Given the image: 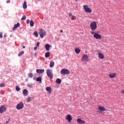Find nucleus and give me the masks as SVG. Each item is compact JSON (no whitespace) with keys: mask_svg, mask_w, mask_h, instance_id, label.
Here are the masks:
<instances>
[{"mask_svg":"<svg viewBox=\"0 0 124 124\" xmlns=\"http://www.w3.org/2000/svg\"><path fill=\"white\" fill-rule=\"evenodd\" d=\"M97 22L93 21L90 23V29L92 31H94L96 29H97Z\"/></svg>","mask_w":124,"mask_h":124,"instance_id":"1","label":"nucleus"},{"mask_svg":"<svg viewBox=\"0 0 124 124\" xmlns=\"http://www.w3.org/2000/svg\"><path fill=\"white\" fill-rule=\"evenodd\" d=\"M91 34L93 35V36L95 39H102V36L97 32L94 31L91 32Z\"/></svg>","mask_w":124,"mask_h":124,"instance_id":"2","label":"nucleus"},{"mask_svg":"<svg viewBox=\"0 0 124 124\" xmlns=\"http://www.w3.org/2000/svg\"><path fill=\"white\" fill-rule=\"evenodd\" d=\"M81 62H90V58L88 54H84L82 56Z\"/></svg>","mask_w":124,"mask_h":124,"instance_id":"3","label":"nucleus"},{"mask_svg":"<svg viewBox=\"0 0 124 124\" xmlns=\"http://www.w3.org/2000/svg\"><path fill=\"white\" fill-rule=\"evenodd\" d=\"M39 34L41 38H43L44 36H46V31L43 29H40L39 30Z\"/></svg>","mask_w":124,"mask_h":124,"instance_id":"4","label":"nucleus"},{"mask_svg":"<svg viewBox=\"0 0 124 124\" xmlns=\"http://www.w3.org/2000/svg\"><path fill=\"white\" fill-rule=\"evenodd\" d=\"M83 10H84L85 12H86V13H92V12H93V10L91 9V8H90L88 5H83Z\"/></svg>","mask_w":124,"mask_h":124,"instance_id":"5","label":"nucleus"},{"mask_svg":"<svg viewBox=\"0 0 124 124\" xmlns=\"http://www.w3.org/2000/svg\"><path fill=\"white\" fill-rule=\"evenodd\" d=\"M60 73L62 75H68L70 74V72L67 69H62L60 71Z\"/></svg>","mask_w":124,"mask_h":124,"instance_id":"6","label":"nucleus"},{"mask_svg":"<svg viewBox=\"0 0 124 124\" xmlns=\"http://www.w3.org/2000/svg\"><path fill=\"white\" fill-rule=\"evenodd\" d=\"M16 108L17 110H22V109L24 108V103H23V102H21L17 104L16 106Z\"/></svg>","mask_w":124,"mask_h":124,"instance_id":"7","label":"nucleus"},{"mask_svg":"<svg viewBox=\"0 0 124 124\" xmlns=\"http://www.w3.org/2000/svg\"><path fill=\"white\" fill-rule=\"evenodd\" d=\"M66 121L68 122V123H71V121L73 120V118L72 117V115L70 114H67L65 118Z\"/></svg>","mask_w":124,"mask_h":124,"instance_id":"8","label":"nucleus"},{"mask_svg":"<svg viewBox=\"0 0 124 124\" xmlns=\"http://www.w3.org/2000/svg\"><path fill=\"white\" fill-rule=\"evenodd\" d=\"M46 75H47L48 78L53 79V73L50 69L46 70Z\"/></svg>","mask_w":124,"mask_h":124,"instance_id":"9","label":"nucleus"},{"mask_svg":"<svg viewBox=\"0 0 124 124\" xmlns=\"http://www.w3.org/2000/svg\"><path fill=\"white\" fill-rule=\"evenodd\" d=\"M6 111V107L5 105H2L0 107V114H2Z\"/></svg>","mask_w":124,"mask_h":124,"instance_id":"10","label":"nucleus"},{"mask_svg":"<svg viewBox=\"0 0 124 124\" xmlns=\"http://www.w3.org/2000/svg\"><path fill=\"white\" fill-rule=\"evenodd\" d=\"M108 77L110 79H114L117 77L116 73H110L108 74Z\"/></svg>","mask_w":124,"mask_h":124,"instance_id":"11","label":"nucleus"},{"mask_svg":"<svg viewBox=\"0 0 124 124\" xmlns=\"http://www.w3.org/2000/svg\"><path fill=\"white\" fill-rule=\"evenodd\" d=\"M98 57L100 60H104L105 59L104 55L100 52H98Z\"/></svg>","mask_w":124,"mask_h":124,"instance_id":"12","label":"nucleus"},{"mask_svg":"<svg viewBox=\"0 0 124 124\" xmlns=\"http://www.w3.org/2000/svg\"><path fill=\"white\" fill-rule=\"evenodd\" d=\"M98 109L99 111H100V112H104L105 111H107V109H106L104 107L101 106H98Z\"/></svg>","mask_w":124,"mask_h":124,"instance_id":"13","label":"nucleus"},{"mask_svg":"<svg viewBox=\"0 0 124 124\" xmlns=\"http://www.w3.org/2000/svg\"><path fill=\"white\" fill-rule=\"evenodd\" d=\"M77 122L78 124H86V121H85L84 120H82V119H81L80 118H78L77 120Z\"/></svg>","mask_w":124,"mask_h":124,"instance_id":"14","label":"nucleus"},{"mask_svg":"<svg viewBox=\"0 0 124 124\" xmlns=\"http://www.w3.org/2000/svg\"><path fill=\"white\" fill-rule=\"evenodd\" d=\"M51 47H52V45H50L48 44L45 45L46 50L47 51H50V48H51Z\"/></svg>","mask_w":124,"mask_h":124,"instance_id":"15","label":"nucleus"},{"mask_svg":"<svg viewBox=\"0 0 124 124\" xmlns=\"http://www.w3.org/2000/svg\"><path fill=\"white\" fill-rule=\"evenodd\" d=\"M23 94L24 95V96H27V95L29 94V91H28V90L24 89L23 90Z\"/></svg>","mask_w":124,"mask_h":124,"instance_id":"16","label":"nucleus"},{"mask_svg":"<svg viewBox=\"0 0 124 124\" xmlns=\"http://www.w3.org/2000/svg\"><path fill=\"white\" fill-rule=\"evenodd\" d=\"M18 27H20V23H17L16 24H15L13 28V31H16V29L18 28Z\"/></svg>","mask_w":124,"mask_h":124,"instance_id":"17","label":"nucleus"},{"mask_svg":"<svg viewBox=\"0 0 124 124\" xmlns=\"http://www.w3.org/2000/svg\"><path fill=\"white\" fill-rule=\"evenodd\" d=\"M37 73H39V74H42V73H44V69H38L36 70Z\"/></svg>","mask_w":124,"mask_h":124,"instance_id":"18","label":"nucleus"},{"mask_svg":"<svg viewBox=\"0 0 124 124\" xmlns=\"http://www.w3.org/2000/svg\"><path fill=\"white\" fill-rule=\"evenodd\" d=\"M46 92H48V93H52V89L50 87H47L46 88Z\"/></svg>","mask_w":124,"mask_h":124,"instance_id":"19","label":"nucleus"},{"mask_svg":"<svg viewBox=\"0 0 124 124\" xmlns=\"http://www.w3.org/2000/svg\"><path fill=\"white\" fill-rule=\"evenodd\" d=\"M75 52L76 54H79L80 52H81V50L78 48H76L75 49Z\"/></svg>","mask_w":124,"mask_h":124,"instance_id":"20","label":"nucleus"},{"mask_svg":"<svg viewBox=\"0 0 124 124\" xmlns=\"http://www.w3.org/2000/svg\"><path fill=\"white\" fill-rule=\"evenodd\" d=\"M27 7H28V6L27 5V1H24L23 5V8L24 9H27Z\"/></svg>","mask_w":124,"mask_h":124,"instance_id":"21","label":"nucleus"},{"mask_svg":"<svg viewBox=\"0 0 124 124\" xmlns=\"http://www.w3.org/2000/svg\"><path fill=\"white\" fill-rule=\"evenodd\" d=\"M37 82H39V83H42V79L40 77H38L36 79Z\"/></svg>","mask_w":124,"mask_h":124,"instance_id":"22","label":"nucleus"},{"mask_svg":"<svg viewBox=\"0 0 124 124\" xmlns=\"http://www.w3.org/2000/svg\"><path fill=\"white\" fill-rule=\"evenodd\" d=\"M28 76L29 78H32V77H33V74H32V73H29L28 74Z\"/></svg>","mask_w":124,"mask_h":124,"instance_id":"23","label":"nucleus"},{"mask_svg":"<svg viewBox=\"0 0 124 124\" xmlns=\"http://www.w3.org/2000/svg\"><path fill=\"white\" fill-rule=\"evenodd\" d=\"M50 52H47L45 54V57L46 58H49V57H50Z\"/></svg>","mask_w":124,"mask_h":124,"instance_id":"24","label":"nucleus"},{"mask_svg":"<svg viewBox=\"0 0 124 124\" xmlns=\"http://www.w3.org/2000/svg\"><path fill=\"white\" fill-rule=\"evenodd\" d=\"M56 82L57 84H61L62 83V80H61L60 78H57Z\"/></svg>","mask_w":124,"mask_h":124,"instance_id":"25","label":"nucleus"},{"mask_svg":"<svg viewBox=\"0 0 124 124\" xmlns=\"http://www.w3.org/2000/svg\"><path fill=\"white\" fill-rule=\"evenodd\" d=\"M55 65V62H51L49 64L50 67H53Z\"/></svg>","mask_w":124,"mask_h":124,"instance_id":"26","label":"nucleus"},{"mask_svg":"<svg viewBox=\"0 0 124 124\" xmlns=\"http://www.w3.org/2000/svg\"><path fill=\"white\" fill-rule=\"evenodd\" d=\"M30 24L31 27H33V26H34V22H33V20H31Z\"/></svg>","mask_w":124,"mask_h":124,"instance_id":"27","label":"nucleus"},{"mask_svg":"<svg viewBox=\"0 0 124 124\" xmlns=\"http://www.w3.org/2000/svg\"><path fill=\"white\" fill-rule=\"evenodd\" d=\"M31 97H28L27 100V102L29 103V102H31Z\"/></svg>","mask_w":124,"mask_h":124,"instance_id":"28","label":"nucleus"},{"mask_svg":"<svg viewBox=\"0 0 124 124\" xmlns=\"http://www.w3.org/2000/svg\"><path fill=\"white\" fill-rule=\"evenodd\" d=\"M71 19L72 21H74L76 20V17L75 16H72Z\"/></svg>","mask_w":124,"mask_h":124,"instance_id":"29","label":"nucleus"},{"mask_svg":"<svg viewBox=\"0 0 124 124\" xmlns=\"http://www.w3.org/2000/svg\"><path fill=\"white\" fill-rule=\"evenodd\" d=\"M34 36H35V37H38V33L37 32V31H35V32H34Z\"/></svg>","mask_w":124,"mask_h":124,"instance_id":"30","label":"nucleus"},{"mask_svg":"<svg viewBox=\"0 0 124 124\" xmlns=\"http://www.w3.org/2000/svg\"><path fill=\"white\" fill-rule=\"evenodd\" d=\"M27 87H28V88H30V89H32V84H27Z\"/></svg>","mask_w":124,"mask_h":124,"instance_id":"31","label":"nucleus"},{"mask_svg":"<svg viewBox=\"0 0 124 124\" xmlns=\"http://www.w3.org/2000/svg\"><path fill=\"white\" fill-rule=\"evenodd\" d=\"M24 51H22L21 52H20L18 55V57H21L22 55H24Z\"/></svg>","mask_w":124,"mask_h":124,"instance_id":"32","label":"nucleus"},{"mask_svg":"<svg viewBox=\"0 0 124 124\" xmlns=\"http://www.w3.org/2000/svg\"><path fill=\"white\" fill-rule=\"evenodd\" d=\"M16 92H19V91H20V87H19L18 86H16Z\"/></svg>","mask_w":124,"mask_h":124,"instance_id":"33","label":"nucleus"},{"mask_svg":"<svg viewBox=\"0 0 124 124\" xmlns=\"http://www.w3.org/2000/svg\"><path fill=\"white\" fill-rule=\"evenodd\" d=\"M0 87H1V88H3L5 87V84H4V83H2L0 84Z\"/></svg>","mask_w":124,"mask_h":124,"instance_id":"34","label":"nucleus"},{"mask_svg":"<svg viewBox=\"0 0 124 124\" xmlns=\"http://www.w3.org/2000/svg\"><path fill=\"white\" fill-rule=\"evenodd\" d=\"M26 19H27V16H26L25 15L23 16L21 18V20H26Z\"/></svg>","mask_w":124,"mask_h":124,"instance_id":"35","label":"nucleus"},{"mask_svg":"<svg viewBox=\"0 0 124 124\" xmlns=\"http://www.w3.org/2000/svg\"><path fill=\"white\" fill-rule=\"evenodd\" d=\"M0 38H2V33L0 32Z\"/></svg>","mask_w":124,"mask_h":124,"instance_id":"36","label":"nucleus"},{"mask_svg":"<svg viewBox=\"0 0 124 124\" xmlns=\"http://www.w3.org/2000/svg\"><path fill=\"white\" fill-rule=\"evenodd\" d=\"M39 44H40L39 42H37V44H36L37 47H39Z\"/></svg>","mask_w":124,"mask_h":124,"instance_id":"37","label":"nucleus"},{"mask_svg":"<svg viewBox=\"0 0 124 124\" xmlns=\"http://www.w3.org/2000/svg\"><path fill=\"white\" fill-rule=\"evenodd\" d=\"M34 51H36V50H37V46H35L34 47Z\"/></svg>","mask_w":124,"mask_h":124,"instance_id":"38","label":"nucleus"},{"mask_svg":"<svg viewBox=\"0 0 124 124\" xmlns=\"http://www.w3.org/2000/svg\"><path fill=\"white\" fill-rule=\"evenodd\" d=\"M27 24H30V20H27L26 21Z\"/></svg>","mask_w":124,"mask_h":124,"instance_id":"39","label":"nucleus"},{"mask_svg":"<svg viewBox=\"0 0 124 124\" xmlns=\"http://www.w3.org/2000/svg\"><path fill=\"white\" fill-rule=\"evenodd\" d=\"M10 3V0H8L7 1V3Z\"/></svg>","mask_w":124,"mask_h":124,"instance_id":"40","label":"nucleus"},{"mask_svg":"<svg viewBox=\"0 0 124 124\" xmlns=\"http://www.w3.org/2000/svg\"><path fill=\"white\" fill-rule=\"evenodd\" d=\"M69 16H71V17H72V13H69Z\"/></svg>","mask_w":124,"mask_h":124,"instance_id":"41","label":"nucleus"},{"mask_svg":"<svg viewBox=\"0 0 124 124\" xmlns=\"http://www.w3.org/2000/svg\"><path fill=\"white\" fill-rule=\"evenodd\" d=\"M63 31H62V30L60 31V32H63Z\"/></svg>","mask_w":124,"mask_h":124,"instance_id":"42","label":"nucleus"},{"mask_svg":"<svg viewBox=\"0 0 124 124\" xmlns=\"http://www.w3.org/2000/svg\"><path fill=\"white\" fill-rule=\"evenodd\" d=\"M23 49H25V48H26V46H23Z\"/></svg>","mask_w":124,"mask_h":124,"instance_id":"43","label":"nucleus"},{"mask_svg":"<svg viewBox=\"0 0 124 124\" xmlns=\"http://www.w3.org/2000/svg\"><path fill=\"white\" fill-rule=\"evenodd\" d=\"M6 123V124H8L9 123V122L7 121Z\"/></svg>","mask_w":124,"mask_h":124,"instance_id":"44","label":"nucleus"},{"mask_svg":"<svg viewBox=\"0 0 124 124\" xmlns=\"http://www.w3.org/2000/svg\"><path fill=\"white\" fill-rule=\"evenodd\" d=\"M33 80H35V78H33Z\"/></svg>","mask_w":124,"mask_h":124,"instance_id":"45","label":"nucleus"}]
</instances>
